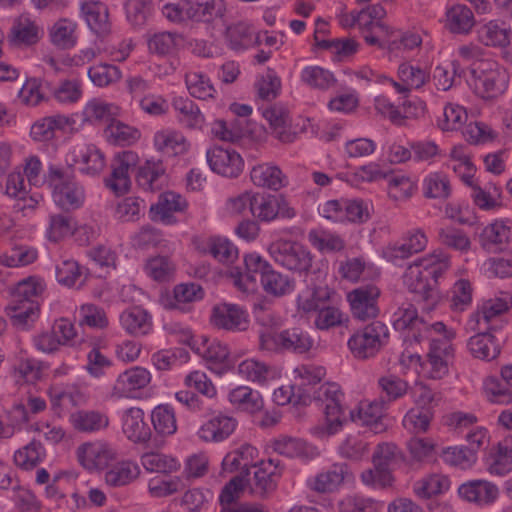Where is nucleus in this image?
<instances>
[{"label": "nucleus", "mask_w": 512, "mask_h": 512, "mask_svg": "<svg viewBox=\"0 0 512 512\" xmlns=\"http://www.w3.org/2000/svg\"><path fill=\"white\" fill-rule=\"evenodd\" d=\"M154 430L161 436H170L177 431L174 409L168 404H160L151 412Z\"/></svg>", "instance_id": "obj_61"}, {"label": "nucleus", "mask_w": 512, "mask_h": 512, "mask_svg": "<svg viewBox=\"0 0 512 512\" xmlns=\"http://www.w3.org/2000/svg\"><path fill=\"white\" fill-rule=\"evenodd\" d=\"M66 162L78 166V170L88 176L99 175L106 166L104 153L92 143H76L66 155Z\"/></svg>", "instance_id": "obj_11"}, {"label": "nucleus", "mask_w": 512, "mask_h": 512, "mask_svg": "<svg viewBox=\"0 0 512 512\" xmlns=\"http://www.w3.org/2000/svg\"><path fill=\"white\" fill-rule=\"evenodd\" d=\"M84 267L74 259H63L56 265V279L58 283L66 287L82 285L85 281Z\"/></svg>", "instance_id": "obj_62"}, {"label": "nucleus", "mask_w": 512, "mask_h": 512, "mask_svg": "<svg viewBox=\"0 0 512 512\" xmlns=\"http://www.w3.org/2000/svg\"><path fill=\"white\" fill-rule=\"evenodd\" d=\"M255 31L245 23H237L227 28L226 40L231 49L243 51L255 46Z\"/></svg>", "instance_id": "obj_63"}, {"label": "nucleus", "mask_w": 512, "mask_h": 512, "mask_svg": "<svg viewBox=\"0 0 512 512\" xmlns=\"http://www.w3.org/2000/svg\"><path fill=\"white\" fill-rule=\"evenodd\" d=\"M143 468L149 473L172 474L181 468L180 460L171 455L158 451L145 452L140 457Z\"/></svg>", "instance_id": "obj_42"}, {"label": "nucleus", "mask_w": 512, "mask_h": 512, "mask_svg": "<svg viewBox=\"0 0 512 512\" xmlns=\"http://www.w3.org/2000/svg\"><path fill=\"white\" fill-rule=\"evenodd\" d=\"M154 149L167 157H176L188 152L190 143L182 132L163 128L154 133Z\"/></svg>", "instance_id": "obj_27"}, {"label": "nucleus", "mask_w": 512, "mask_h": 512, "mask_svg": "<svg viewBox=\"0 0 512 512\" xmlns=\"http://www.w3.org/2000/svg\"><path fill=\"white\" fill-rule=\"evenodd\" d=\"M511 238V227L504 221L496 220L486 225L479 234L481 247L491 253L502 251Z\"/></svg>", "instance_id": "obj_34"}, {"label": "nucleus", "mask_w": 512, "mask_h": 512, "mask_svg": "<svg viewBox=\"0 0 512 512\" xmlns=\"http://www.w3.org/2000/svg\"><path fill=\"white\" fill-rule=\"evenodd\" d=\"M151 382L150 372L140 366H134L120 373L115 380L111 395L116 399H138L141 392Z\"/></svg>", "instance_id": "obj_13"}, {"label": "nucleus", "mask_w": 512, "mask_h": 512, "mask_svg": "<svg viewBox=\"0 0 512 512\" xmlns=\"http://www.w3.org/2000/svg\"><path fill=\"white\" fill-rule=\"evenodd\" d=\"M300 81L303 85L320 91L331 89L337 82L330 70L318 65L305 66L300 72Z\"/></svg>", "instance_id": "obj_47"}, {"label": "nucleus", "mask_w": 512, "mask_h": 512, "mask_svg": "<svg viewBox=\"0 0 512 512\" xmlns=\"http://www.w3.org/2000/svg\"><path fill=\"white\" fill-rule=\"evenodd\" d=\"M418 190L417 181L405 174H393L387 177V191L391 200L406 202Z\"/></svg>", "instance_id": "obj_52"}, {"label": "nucleus", "mask_w": 512, "mask_h": 512, "mask_svg": "<svg viewBox=\"0 0 512 512\" xmlns=\"http://www.w3.org/2000/svg\"><path fill=\"white\" fill-rule=\"evenodd\" d=\"M46 457V451L39 441H31L14 454L16 466L23 470H32L37 467Z\"/></svg>", "instance_id": "obj_60"}, {"label": "nucleus", "mask_w": 512, "mask_h": 512, "mask_svg": "<svg viewBox=\"0 0 512 512\" xmlns=\"http://www.w3.org/2000/svg\"><path fill=\"white\" fill-rule=\"evenodd\" d=\"M251 214L262 222H271L278 216L291 219L296 211L281 196L253 193Z\"/></svg>", "instance_id": "obj_14"}, {"label": "nucleus", "mask_w": 512, "mask_h": 512, "mask_svg": "<svg viewBox=\"0 0 512 512\" xmlns=\"http://www.w3.org/2000/svg\"><path fill=\"white\" fill-rule=\"evenodd\" d=\"M239 375L253 383L263 385L279 377L278 370L256 359H246L238 365Z\"/></svg>", "instance_id": "obj_41"}, {"label": "nucleus", "mask_w": 512, "mask_h": 512, "mask_svg": "<svg viewBox=\"0 0 512 512\" xmlns=\"http://www.w3.org/2000/svg\"><path fill=\"white\" fill-rule=\"evenodd\" d=\"M206 159L211 170L224 177L237 178L244 169L242 156L230 147L213 146L207 150Z\"/></svg>", "instance_id": "obj_16"}, {"label": "nucleus", "mask_w": 512, "mask_h": 512, "mask_svg": "<svg viewBox=\"0 0 512 512\" xmlns=\"http://www.w3.org/2000/svg\"><path fill=\"white\" fill-rule=\"evenodd\" d=\"M140 475L137 463L124 460L117 462L105 473V482L110 487H122L135 481Z\"/></svg>", "instance_id": "obj_46"}, {"label": "nucleus", "mask_w": 512, "mask_h": 512, "mask_svg": "<svg viewBox=\"0 0 512 512\" xmlns=\"http://www.w3.org/2000/svg\"><path fill=\"white\" fill-rule=\"evenodd\" d=\"M185 84L189 94L199 100L214 99L217 94L210 77L201 71L187 72Z\"/></svg>", "instance_id": "obj_55"}, {"label": "nucleus", "mask_w": 512, "mask_h": 512, "mask_svg": "<svg viewBox=\"0 0 512 512\" xmlns=\"http://www.w3.org/2000/svg\"><path fill=\"white\" fill-rule=\"evenodd\" d=\"M309 243L318 251L339 252L345 248V241L335 233L323 229H312L308 233Z\"/></svg>", "instance_id": "obj_64"}, {"label": "nucleus", "mask_w": 512, "mask_h": 512, "mask_svg": "<svg viewBox=\"0 0 512 512\" xmlns=\"http://www.w3.org/2000/svg\"><path fill=\"white\" fill-rule=\"evenodd\" d=\"M51 42L61 49H71L76 46L77 23L69 19L58 20L50 30Z\"/></svg>", "instance_id": "obj_59"}, {"label": "nucleus", "mask_w": 512, "mask_h": 512, "mask_svg": "<svg viewBox=\"0 0 512 512\" xmlns=\"http://www.w3.org/2000/svg\"><path fill=\"white\" fill-rule=\"evenodd\" d=\"M250 178L254 185L274 191L288 183L287 177L280 168L269 163L254 166L250 171Z\"/></svg>", "instance_id": "obj_38"}, {"label": "nucleus", "mask_w": 512, "mask_h": 512, "mask_svg": "<svg viewBox=\"0 0 512 512\" xmlns=\"http://www.w3.org/2000/svg\"><path fill=\"white\" fill-rule=\"evenodd\" d=\"M315 398L323 405L324 423L314 427L319 436H330L338 433L346 421L343 408L344 394L337 383H325L315 392Z\"/></svg>", "instance_id": "obj_1"}, {"label": "nucleus", "mask_w": 512, "mask_h": 512, "mask_svg": "<svg viewBox=\"0 0 512 512\" xmlns=\"http://www.w3.org/2000/svg\"><path fill=\"white\" fill-rule=\"evenodd\" d=\"M353 475L346 463H335L308 480L309 487L319 493L333 492Z\"/></svg>", "instance_id": "obj_24"}, {"label": "nucleus", "mask_w": 512, "mask_h": 512, "mask_svg": "<svg viewBox=\"0 0 512 512\" xmlns=\"http://www.w3.org/2000/svg\"><path fill=\"white\" fill-rule=\"evenodd\" d=\"M121 328L129 335L141 337L150 334L153 330L151 314L140 306L125 309L119 315Z\"/></svg>", "instance_id": "obj_29"}, {"label": "nucleus", "mask_w": 512, "mask_h": 512, "mask_svg": "<svg viewBox=\"0 0 512 512\" xmlns=\"http://www.w3.org/2000/svg\"><path fill=\"white\" fill-rule=\"evenodd\" d=\"M76 455L80 465L90 472L106 468L116 457L112 446L102 440L81 444L76 450Z\"/></svg>", "instance_id": "obj_17"}, {"label": "nucleus", "mask_w": 512, "mask_h": 512, "mask_svg": "<svg viewBox=\"0 0 512 512\" xmlns=\"http://www.w3.org/2000/svg\"><path fill=\"white\" fill-rule=\"evenodd\" d=\"M75 225L76 221L70 215L62 213L50 214L45 236L50 242H60L74 233Z\"/></svg>", "instance_id": "obj_58"}, {"label": "nucleus", "mask_w": 512, "mask_h": 512, "mask_svg": "<svg viewBox=\"0 0 512 512\" xmlns=\"http://www.w3.org/2000/svg\"><path fill=\"white\" fill-rule=\"evenodd\" d=\"M427 245L426 232L420 227H414L403 234L401 242L388 244L384 247L382 254L387 261L399 265L402 261L424 251Z\"/></svg>", "instance_id": "obj_10"}, {"label": "nucleus", "mask_w": 512, "mask_h": 512, "mask_svg": "<svg viewBox=\"0 0 512 512\" xmlns=\"http://www.w3.org/2000/svg\"><path fill=\"white\" fill-rule=\"evenodd\" d=\"M47 182L53 188L52 196L57 206L67 211L83 206L85 190L66 169L50 164L47 170Z\"/></svg>", "instance_id": "obj_2"}, {"label": "nucleus", "mask_w": 512, "mask_h": 512, "mask_svg": "<svg viewBox=\"0 0 512 512\" xmlns=\"http://www.w3.org/2000/svg\"><path fill=\"white\" fill-rule=\"evenodd\" d=\"M189 19L210 22L224 14L223 0H187Z\"/></svg>", "instance_id": "obj_53"}, {"label": "nucleus", "mask_w": 512, "mask_h": 512, "mask_svg": "<svg viewBox=\"0 0 512 512\" xmlns=\"http://www.w3.org/2000/svg\"><path fill=\"white\" fill-rule=\"evenodd\" d=\"M193 245L200 253L209 254L221 263H232L238 257L237 247L225 237H195Z\"/></svg>", "instance_id": "obj_22"}, {"label": "nucleus", "mask_w": 512, "mask_h": 512, "mask_svg": "<svg viewBox=\"0 0 512 512\" xmlns=\"http://www.w3.org/2000/svg\"><path fill=\"white\" fill-rule=\"evenodd\" d=\"M484 461L490 474L504 476L512 471V448L498 442L490 448Z\"/></svg>", "instance_id": "obj_43"}, {"label": "nucleus", "mask_w": 512, "mask_h": 512, "mask_svg": "<svg viewBox=\"0 0 512 512\" xmlns=\"http://www.w3.org/2000/svg\"><path fill=\"white\" fill-rule=\"evenodd\" d=\"M172 107L178 123L189 130H201L205 117L199 106L188 97L177 96L172 100Z\"/></svg>", "instance_id": "obj_33"}, {"label": "nucleus", "mask_w": 512, "mask_h": 512, "mask_svg": "<svg viewBox=\"0 0 512 512\" xmlns=\"http://www.w3.org/2000/svg\"><path fill=\"white\" fill-rule=\"evenodd\" d=\"M41 29L28 15L14 20L9 33V41L16 46L33 45L40 39Z\"/></svg>", "instance_id": "obj_40"}, {"label": "nucleus", "mask_w": 512, "mask_h": 512, "mask_svg": "<svg viewBox=\"0 0 512 512\" xmlns=\"http://www.w3.org/2000/svg\"><path fill=\"white\" fill-rule=\"evenodd\" d=\"M452 193L449 177L443 172H430L422 180V194L426 199L446 200Z\"/></svg>", "instance_id": "obj_50"}, {"label": "nucleus", "mask_w": 512, "mask_h": 512, "mask_svg": "<svg viewBox=\"0 0 512 512\" xmlns=\"http://www.w3.org/2000/svg\"><path fill=\"white\" fill-rule=\"evenodd\" d=\"M81 14L89 28L97 35H106L110 31L107 6L99 1H87L81 5Z\"/></svg>", "instance_id": "obj_37"}, {"label": "nucleus", "mask_w": 512, "mask_h": 512, "mask_svg": "<svg viewBox=\"0 0 512 512\" xmlns=\"http://www.w3.org/2000/svg\"><path fill=\"white\" fill-rule=\"evenodd\" d=\"M267 251L278 266L292 273L307 275L312 268V253L297 241L278 239L269 244Z\"/></svg>", "instance_id": "obj_3"}, {"label": "nucleus", "mask_w": 512, "mask_h": 512, "mask_svg": "<svg viewBox=\"0 0 512 512\" xmlns=\"http://www.w3.org/2000/svg\"><path fill=\"white\" fill-rule=\"evenodd\" d=\"M389 329L381 321H373L356 331L347 342L348 348L357 359L376 356L389 342Z\"/></svg>", "instance_id": "obj_7"}, {"label": "nucleus", "mask_w": 512, "mask_h": 512, "mask_svg": "<svg viewBox=\"0 0 512 512\" xmlns=\"http://www.w3.org/2000/svg\"><path fill=\"white\" fill-rule=\"evenodd\" d=\"M261 284L267 294L275 297L291 294L295 289V280L273 267L263 276Z\"/></svg>", "instance_id": "obj_56"}, {"label": "nucleus", "mask_w": 512, "mask_h": 512, "mask_svg": "<svg viewBox=\"0 0 512 512\" xmlns=\"http://www.w3.org/2000/svg\"><path fill=\"white\" fill-rule=\"evenodd\" d=\"M193 351L206 361L210 370L217 374H222L229 367L228 346L217 339L201 335L194 341Z\"/></svg>", "instance_id": "obj_18"}, {"label": "nucleus", "mask_w": 512, "mask_h": 512, "mask_svg": "<svg viewBox=\"0 0 512 512\" xmlns=\"http://www.w3.org/2000/svg\"><path fill=\"white\" fill-rule=\"evenodd\" d=\"M418 264L437 283L450 269L451 257L441 249L418 259Z\"/></svg>", "instance_id": "obj_54"}, {"label": "nucleus", "mask_w": 512, "mask_h": 512, "mask_svg": "<svg viewBox=\"0 0 512 512\" xmlns=\"http://www.w3.org/2000/svg\"><path fill=\"white\" fill-rule=\"evenodd\" d=\"M138 185L145 191L161 190L167 183L166 167L160 159H148L138 169Z\"/></svg>", "instance_id": "obj_31"}, {"label": "nucleus", "mask_w": 512, "mask_h": 512, "mask_svg": "<svg viewBox=\"0 0 512 512\" xmlns=\"http://www.w3.org/2000/svg\"><path fill=\"white\" fill-rule=\"evenodd\" d=\"M73 427L80 432L94 433L109 425V417L97 410H79L70 416Z\"/></svg>", "instance_id": "obj_44"}, {"label": "nucleus", "mask_w": 512, "mask_h": 512, "mask_svg": "<svg viewBox=\"0 0 512 512\" xmlns=\"http://www.w3.org/2000/svg\"><path fill=\"white\" fill-rule=\"evenodd\" d=\"M380 289L374 284H367L351 290L347 294V301L354 318L365 321L376 318L380 312L378 299Z\"/></svg>", "instance_id": "obj_12"}, {"label": "nucleus", "mask_w": 512, "mask_h": 512, "mask_svg": "<svg viewBox=\"0 0 512 512\" xmlns=\"http://www.w3.org/2000/svg\"><path fill=\"white\" fill-rule=\"evenodd\" d=\"M187 205V201L180 194L173 191L164 192L150 208L151 219L166 225L174 224L176 222L174 213L183 212Z\"/></svg>", "instance_id": "obj_26"}, {"label": "nucleus", "mask_w": 512, "mask_h": 512, "mask_svg": "<svg viewBox=\"0 0 512 512\" xmlns=\"http://www.w3.org/2000/svg\"><path fill=\"white\" fill-rule=\"evenodd\" d=\"M68 125V119L63 115L44 117L35 122L30 135L35 141L45 142L53 139L57 131H62Z\"/></svg>", "instance_id": "obj_57"}, {"label": "nucleus", "mask_w": 512, "mask_h": 512, "mask_svg": "<svg viewBox=\"0 0 512 512\" xmlns=\"http://www.w3.org/2000/svg\"><path fill=\"white\" fill-rule=\"evenodd\" d=\"M138 161V154L131 150L116 154L111 165V174L105 179L106 187L118 196L127 193L131 186L129 171Z\"/></svg>", "instance_id": "obj_15"}, {"label": "nucleus", "mask_w": 512, "mask_h": 512, "mask_svg": "<svg viewBox=\"0 0 512 512\" xmlns=\"http://www.w3.org/2000/svg\"><path fill=\"white\" fill-rule=\"evenodd\" d=\"M399 81L392 79L390 85L395 91L407 97L412 90H417L423 87L430 79L428 70L409 62L401 63L397 70Z\"/></svg>", "instance_id": "obj_23"}, {"label": "nucleus", "mask_w": 512, "mask_h": 512, "mask_svg": "<svg viewBox=\"0 0 512 512\" xmlns=\"http://www.w3.org/2000/svg\"><path fill=\"white\" fill-rule=\"evenodd\" d=\"M314 345L308 332L292 327L279 332L263 329L259 332V348L267 352H293L303 354Z\"/></svg>", "instance_id": "obj_4"}, {"label": "nucleus", "mask_w": 512, "mask_h": 512, "mask_svg": "<svg viewBox=\"0 0 512 512\" xmlns=\"http://www.w3.org/2000/svg\"><path fill=\"white\" fill-rule=\"evenodd\" d=\"M476 93L491 99L501 95L507 88L509 77L506 70L491 59L478 60L471 70Z\"/></svg>", "instance_id": "obj_6"}, {"label": "nucleus", "mask_w": 512, "mask_h": 512, "mask_svg": "<svg viewBox=\"0 0 512 512\" xmlns=\"http://www.w3.org/2000/svg\"><path fill=\"white\" fill-rule=\"evenodd\" d=\"M387 405L384 399L374 400L372 402H361L357 410L350 412L353 422L367 426L374 433H381L386 429L382 419L384 417Z\"/></svg>", "instance_id": "obj_25"}, {"label": "nucleus", "mask_w": 512, "mask_h": 512, "mask_svg": "<svg viewBox=\"0 0 512 512\" xmlns=\"http://www.w3.org/2000/svg\"><path fill=\"white\" fill-rule=\"evenodd\" d=\"M512 306V295L509 292H501L499 296L483 303L481 308L470 315L469 323L473 329L487 330L490 321L509 310Z\"/></svg>", "instance_id": "obj_21"}, {"label": "nucleus", "mask_w": 512, "mask_h": 512, "mask_svg": "<svg viewBox=\"0 0 512 512\" xmlns=\"http://www.w3.org/2000/svg\"><path fill=\"white\" fill-rule=\"evenodd\" d=\"M391 323L396 331L403 333L406 338H413L418 343L428 336L445 331L443 322L429 324L420 318L416 307L411 303H403L398 307L392 314Z\"/></svg>", "instance_id": "obj_5"}, {"label": "nucleus", "mask_w": 512, "mask_h": 512, "mask_svg": "<svg viewBox=\"0 0 512 512\" xmlns=\"http://www.w3.org/2000/svg\"><path fill=\"white\" fill-rule=\"evenodd\" d=\"M229 402L242 411L256 413L264 406L261 394L248 386H238L228 394Z\"/></svg>", "instance_id": "obj_49"}, {"label": "nucleus", "mask_w": 512, "mask_h": 512, "mask_svg": "<svg viewBox=\"0 0 512 512\" xmlns=\"http://www.w3.org/2000/svg\"><path fill=\"white\" fill-rule=\"evenodd\" d=\"M53 409L68 408L83 405L87 397L84 391L77 385L65 387H51L48 391Z\"/></svg>", "instance_id": "obj_45"}, {"label": "nucleus", "mask_w": 512, "mask_h": 512, "mask_svg": "<svg viewBox=\"0 0 512 512\" xmlns=\"http://www.w3.org/2000/svg\"><path fill=\"white\" fill-rule=\"evenodd\" d=\"M237 425L234 417L219 412L201 425L198 436L206 442H221L235 431Z\"/></svg>", "instance_id": "obj_28"}, {"label": "nucleus", "mask_w": 512, "mask_h": 512, "mask_svg": "<svg viewBox=\"0 0 512 512\" xmlns=\"http://www.w3.org/2000/svg\"><path fill=\"white\" fill-rule=\"evenodd\" d=\"M426 273L418 259L410 264L404 274V283L408 290L415 294V300L421 304L423 311L429 313L433 311L441 301V296L435 287H432L428 281Z\"/></svg>", "instance_id": "obj_9"}, {"label": "nucleus", "mask_w": 512, "mask_h": 512, "mask_svg": "<svg viewBox=\"0 0 512 512\" xmlns=\"http://www.w3.org/2000/svg\"><path fill=\"white\" fill-rule=\"evenodd\" d=\"M476 24L472 10L464 4H454L446 9L444 27L455 35H468Z\"/></svg>", "instance_id": "obj_35"}, {"label": "nucleus", "mask_w": 512, "mask_h": 512, "mask_svg": "<svg viewBox=\"0 0 512 512\" xmlns=\"http://www.w3.org/2000/svg\"><path fill=\"white\" fill-rule=\"evenodd\" d=\"M255 467L254 483L256 488L262 493L275 490L283 471L280 461L269 458L268 460H262L258 465H255Z\"/></svg>", "instance_id": "obj_39"}, {"label": "nucleus", "mask_w": 512, "mask_h": 512, "mask_svg": "<svg viewBox=\"0 0 512 512\" xmlns=\"http://www.w3.org/2000/svg\"><path fill=\"white\" fill-rule=\"evenodd\" d=\"M459 496L478 506L493 504L499 496L498 487L486 480H473L463 483L458 489Z\"/></svg>", "instance_id": "obj_30"}, {"label": "nucleus", "mask_w": 512, "mask_h": 512, "mask_svg": "<svg viewBox=\"0 0 512 512\" xmlns=\"http://www.w3.org/2000/svg\"><path fill=\"white\" fill-rule=\"evenodd\" d=\"M471 354L479 359L491 361L500 354V346L495 336L490 332H480L468 341Z\"/></svg>", "instance_id": "obj_51"}, {"label": "nucleus", "mask_w": 512, "mask_h": 512, "mask_svg": "<svg viewBox=\"0 0 512 512\" xmlns=\"http://www.w3.org/2000/svg\"><path fill=\"white\" fill-rule=\"evenodd\" d=\"M245 271L238 269L231 271V277L239 290L248 292L256 286V275L260 274L261 279L272 267V265L258 253H250L244 257Z\"/></svg>", "instance_id": "obj_20"}, {"label": "nucleus", "mask_w": 512, "mask_h": 512, "mask_svg": "<svg viewBox=\"0 0 512 512\" xmlns=\"http://www.w3.org/2000/svg\"><path fill=\"white\" fill-rule=\"evenodd\" d=\"M104 134L109 143L123 147L131 146L141 138L138 128L115 119L105 128Z\"/></svg>", "instance_id": "obj_48"}, {"label": "nucleus", "mask_w": 512, "mask_h": 512, "mask_svg": "<svg viewBox=\"0 0 512 512\" xmlns=\"http://www.w3.org/2000/svg\"><path fill=\"white\" fill-rule=\"evenodd\" d=\"M144 417L145 413L139 407H131L122 414V431L134 443H146L151 438V429Z\"/></svg>", "instance_id": "obj_32"}, {"label": "nucleus", "mask_w": 512, "mask_h": 512, "mask_svg": "<svg viewBox=\"0 0 512 512\" xmlns=\"http://www.w3.org/2000/svg\"><path fill=\"white\" fill-rule=\"evenodd\" d=\"M211 323L227 331H244L249 325V315L237 304L220 303L212 309Z\"/></svg>", "instance_id": "obj_19"}, {"label": "nucleus", "mask_w": 512, "mask_h": 512, "mask_svg": "<svg viewBox=\"0 0 512 512\" xmlns=\"http://www.w3.org/2000/svg\"><path fill=\"white\" fill-rule=\"evenodd\" d=\"M455 338L453 329L447 328L438 335L428 336L429 350L424 369L427 376L434 380L444 378L449 372V360L453 357L452 340Z\"/></svg>", "instance_id": "obj_8"}, {"label": "nucleus", "mask_w": 512, "mask_h": 512, "mask_svg": "<svg viewBox=\"0 0 512 512\" xmlns=\"http://www.w3.org/2000/svg\"><path fill=\"white\" fill-rule=\"evenodd\" d=\"M511 35L510 27L497 19L484 23L477 30L478 41L487 47L504 48L509 45Z\"/></svg>", "instance_id": "obj_36"}]
</instances>
